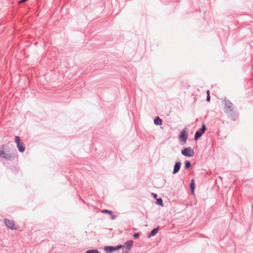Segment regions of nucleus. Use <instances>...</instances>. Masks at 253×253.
Masks as SVG:
<instances>
[{
	"instance_id": "18",
	"label": "nucleus",
	"mask_w": 253,
	"mask_h": 253,
	"mask_svg": "<svg viewBox=\"0 0 253 253\" xmlns=\"http://www.w3.org/2000/svg\"><path fill=\"white\" fill-rule=\"evenodd\" d=\"M140 236V234L139 233H135L134 235H133V237L134 238H138Z\"/></svg>"
},
{
	"instance_id": "12",
	"label": "nucleus",
	"mask_w": 253,
	"mask_h": 253,
	"mask_svg": "<svg viewBox=\"0 0 253 253\" xmlns=\"http://www.w3.org/2000/svg\"><path fill=\"white\" fill-rule=\"evenodd\" d=\"M158 227L152 230V231L151 232L150 234L148 235V237L150 238L152 236H155L158 232Z\"/></svg>"
},
{
	"instance_id": "11",
	"label": "nucleus",
	"mask_w": 253,
	"mask_h": 253,
	"mask_svg": "<svg viewBox=\"0 0 253 253\" xmlns=\"http://www.w3.org/2000/svg\"><path fill=\"white\" fill-rule=\"evenodd\" d=\"M154 123L156 125H162V121L159 117H157L154 119Z\"/></svg>"
},
{
	"instance_id": "10",
	"label": "nucleus",
	"mask_w": 253,
	"mask_h": 253,
	"mask_svg": "<svg viewBox=\"0 0 253 253\" xmlns=\"http://www.w3.org/2000/svg\"><path fill=\"white\" fill-rule=\"evenodd\" d=\"M133 242L132 240H129V241H127L126 243V245L127 248V249L126 251H128L129 252L130 248H131V247L133 245Z\"/></svg>"
},
{
	"instance_id": "5",
	"label": "nucleus",
	"mask_w": 253,
	"mask_h": 253,
	"mask_svg": "<svg viewBox=\"0 0 253 253\" xmlns=\"http://www.w3.org/2000/svg\"><path fill=\"white\" fill-rule=\"evenodd\" d=\"M188 136V135L186 129H183L180 132L179 136L180 141H181L183 144L185 143L187 141Z\"/></svg>"
},
{
	"instance_id": "19",
	"label": "nucleus",
	"mask_w": 253,
	"mask_h": 253,
	"mask_svg": "<svg viewBox=\"0 0 253 253\" xmlns=\"http://www.w3.org/2000/svg\"><path fill=\"white\" fill-rule=\"evenodd\" d=\"M111 216V219L113 220H114L116 219V216L113 214V212L112 213V215H110Z\"/></svg>"
},
{
	"instance_id": "22",
	"label": "nucleus",
	"mask_w": 253,
	"mask_h": 253,
	"mask_svg": "<svg viewBox=\"0 0 253 253\" xmlns=\"http://www.w3.org/2000/svg\"><path fill=\"white\" fill-rule=\"evenodd\" d=\"M210 99H211L210 96V95H207V100L208 101H210Z\"/></svg>"
},
{
	"instance_id": "2",
	"label": "nucleus",
	"mask_w": 253,
	"mask_h": 253,
	"mask_svg": "<svg viewBox=\"0 0 253 253\" xmlns=\"http://www.w3.org/2000/svg\"><path fill=\"white\" fill-rule=\"evenodd\" d=\"M5 148L3 145L0 146V157L6 160L10 161L12 159V155L10 154H5Z\"/></svg>"
},
{
	"instance_id": "7",
	"label": "nucleus",
	"mask_w": 253,
	"mask_h": 253,
	"mask_svg": "<svg viewBox=\"0 0 253 253\" xmlns=\"http://www.w3.org/2000/svg\"><path fill=\"white\" fill-rule=\"evenodd\" d=\"M206 130V126L205 124H203L202 126V128L197 131L195 134V140H198L202 135L205 132Z\"/></svg>"
},
{
	"instance_id": "9",
	"label": "nucleus",
	"mask_w": 253,
	"mask_h": 253,
	"mask_svg": "<svg viewBox=\"0 0 253 253\" xmlns=\"http://www.w3.org/2000/svg\"><path fill=\"white\" fill-rule=\"evenodd\" d=\"M180 165H181V163L180 162L176 163V164H175V166L174 167L173 173L175 174L179 171V170L180 169Z\"/></svg>"
},
{
	"instance_id": "23",
	"label": "nucleus",
	"mask_w": 253,
	"mask_h": 253,
	"mask_svg": "<svg viewBox=\"0 0 253 253\" xmlns=\"http://www.w3.org/2000/svg\"><path fill=\"white\" fill-rule=\"evenodd\" d=\"M207 95H210V91L209 90H207Z\"/></svg>"
},
{
	"instance_id": "21",
	"label": "nucleus",
	"mask_w": 253,
	"mask_h": 253,
	"mask_svg": "<svg viewBox=\"0 0 253 253\" xmlns=\"http://www.w3.org/2000/svg\"><path fill=\"white\" fill-rule=\"evenodd\" d=\"M152 195L153 197L154 198H155V199H156V198H157V195L156 194H155V193H152Z\"/></svg>"
},
{
	"instance_id": "3",
	"label": "nucleus",
	"mask_w": 253,
	"mask_h": 253,
	"mask_svg": "<svg viewBox=\"0 0 253 253\" xmlns=\"http://www.w3.org/2000/svg\"><path fill=\"white\" fill-rule=\"evenodd\" d=\"M4 222L6 226L11 230H16L18 228V226L15 225L14 221L12 220L5 218L4 219Z\"/></svg>"
},
{
	"instance_id": "14",
	"label": "nucleus",
	"mask_w": 253,
	"mask_h": 253,
	"mask_svg": "<svg viewBox=\"0 0 253 253\" xmlns=\"http://www.w3.org/2000/svg\"><path fill=\"white\" fill-rule=\"evenodd\" d=\"M101 212L104 213H107L109 215H112V211L107 210H102Z\"/></svg>"
},
{
	"instance_id": "4",
	"label": "nucleus",
	"mask_w": 253,
	"mask_h": 253,
	"mask_svg": "<svg viewBox=\"0 0 253 253\" xmlns=\"http://www.w3.org/2000/svg\"><path fill=\"white\" fill-rule=\"evenodd\" d=\"M15 141L17 144V147L20 152H23L25 151V147L23 143L21 142L20 137L18 136L15 137Z\"/></svg>"
},
{
	"instance_id": "17",
	"label": "nucleus",
	"mask_w": 253,
	"mask_h": 253,
	"mask_svg": "<svg viewBox=\"0 0 253 253\" xmlns=\"http://www.w3.org/2000/svg\"><path fill=\"white\" fill-rule=\"evenodd\" d=\"M191 166V164L190 163V162L189 161H186L185 162V167L186 169H189Z\"/></svg>"
},
{
	"instance_id": "8",
	"label": "nucleus",
	"mask_w": 253,
	"mask_h": 253,
	"mask_svg": "<svg viewBox=\"0 0 253 253\" xmlns=\"http://www.w3.org/2000/svg\"><path fill=\"white\" fill-rule=\"evenodd\" d=\"M123 248V246L119 245L117 247H114L112 246L106 247L105 248V251L107 253H112L115 251L118 250Z\"/></svg>"
},
{
	"instance_id": "16",
	"label": "nucleus",
	"mask_w": 253,
	"mask_h": 253,
	"mask_svg": "<svg viewBox=\"0 0 253 253\" xmlns=\"http://www.w3.org/2000/svg\"><path fill=\"white\" fill-rule=\"evenodd\" d=\"M87 253H100V252H99L97 250H88L86 252Z\"/></svg>"
},
{
	"instance_id": "15",
	"label": "nucleus",
	"mask_w": 253,
	"mask_h": 253,
	"mask_svg": "<svg viewBox=\"0 0 253 253\" xmlns=\"http://www.w3.org/2000/svg\"><path fill=\"white\" fill-rule=\"evenodd\" d=\"M156 204L158 205H160L161 206H163V201L161 198L157 199Z\"/></svg>"
},
{
	"instance_id": "24",
	"label": "nucleus",
	"mask_w": 253,
	"mask_h": 253,
	"mask_svg": "<svg viewBox=\"0 0 253 253\" xmlns=\"http://www.w3.org/2000/svg\"><path fill=\"white\" fill-rule=\"evenodd\" d=\"M123 253H128V251H125L123 252Z\"/></svg>"
},
{
	"instance_id": "13",
	"label": "nucleus",
	"mask_w": 253,
	"mask_h": 253,
	"mask_svg": "<svg viewBox=\"0 0 253 253\" xmlns=\"http://www.w3.org/2000/svg\"><path fill=\"white\" fill-rule=\"evenodd\" d=\"M195 186V184L194 180L192 179L191 180V183H190V188H191V191H192V193L193 194L194 192Z\"/></svg>"
},
{
	"instance_id": "1",
	"label": "nucleus",
	"mask_w": 253,
	"mask_h": 253,
	"mask_svg": "<svg viewBox=\"0 0 253 253\" xmlns=\"http://www.w3.org/2000/svg\"><path fill=\"white\" fill-rule=\"evenodd\" d=\"M223 106L225 113H229L233 112V105L230 101L224 99L223 101Z\"/></svg>"
},
{
	"instance_id": "6",
	"label": "nucleus",
	"mask_w": 253,
	"mask_h": 253,
	"mask_svg": "<svg viewBox=\"0 0 253 253\" xmlns=\"http://www.w3.org/2000/svg\"><path fill=\"white\" fill-rule=\"evenodd\" d=\"M181 153L184 156L189 157H193L194 154L193 150L191 147L184 148L181 151Z\"/></svg>"
},
{
	"instance_id": "20",
	"label": "nucleus",
	"mask_w": 253,
	"mask_h": 253,
	"mask_svg": "<svg viewBox=\"0 0 253 253\" xmlns=\"http://www.w3.org/2000/svg\"><path fill=\"white\" fill-rule=\"evenodd\" d=\"M28 0H21L19 1V3H23V2H26V1H27Z\"/></svg>"
}]
</instances>
